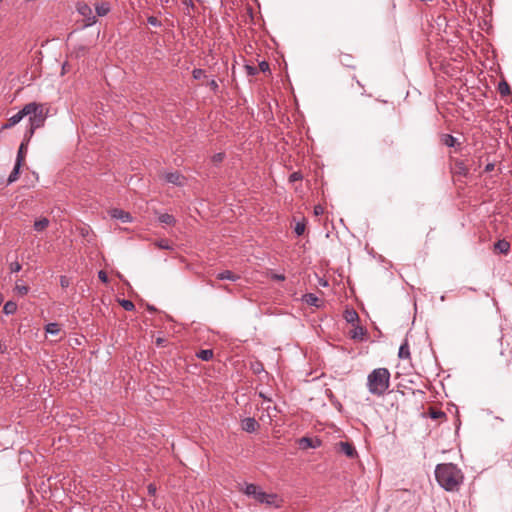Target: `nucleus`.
I'll use <instances>...</instances> for the list:
<instances>
[{"label": "nucleus", "mask_w": 512, "mask_h": 512, "mask_svg": "<svg viewBox=\"0 0 512 512\" xmlns=\"http://www.w3.org/2000/svg\"><path fill=\"white\" fill-rule=\"evenodd\" d=\"M98 278L103 282V283H107L108 282V276L106 274L105 271L103 270H100L98 272Z\"/></svg>", "instance_id": "obj_35"}, {"label": "nucleus", "mask_w": 512, "mask_h": 512, "mask_svg": "<svg viewBox=\"0 0 512 512\" xmlns=\"http://www.w3.org/2000/svg\"><path fill=\"white\" fill-rule=\"evenodd\" d=\"M340 451L349 458H354L357 454L355 447L348 442H340Z\"/></svg>", "instance_id": "obj_10"}, {"label": "nucleus", "mask_w": 512, "mask_h": 512, "mask_svg": "<svg viewBox=\"0 0 512 512\" xmlns=\"http://www.w3.org/2000/svg\"><path fill=\"white\" fill-rule=\"evenodd\" d=\"M192 75L194 79L198 80L205 76V71L203 69L196 68L192 71Z\"/></svg>", "instance_id": "obj_32"}, {"label": "nucleus", "mask_w": 512, "mask_h": 512, "mask_svg": "<svg viewBox=\"0 0 512 512\" xmlns=\"http://www.w3.org/2000/svg\"><path fill=\"white\" fill-rule=\"evenodd\" d=\"M271 279L276 280V281H284L285 280V275L284 274L273 273L271 275Z\"/></svg>", "instance_id": "obj_37"}, {"label": "nucleus", "mask_w": 512, "mask_h": 512, "mask_svg": "<svg viewBox=\"0 0 512 512\" xmlns=\"http://www.w3.org/2000/svg\"><path fill=\"white\" fill-rule=\"evenodd\" d=\"M398 356L401 359H406V358L410 357V350H409V345L407 342H404L400 346Z\"/></svg>", "instance_id": "obj_22"}, {"label": "nucleus", "mask_w": 512, "mask_h": 512, "mask_svg": "<svg viewBox=\"0 0 512 512\" xmlns=\"http://www.w3.org/2000/svg\"><path fill=\"white\" fill-rule=\"evenodd\" d=\"M314 213H315L316 215H320V214H322V213H323V207H322V206H320V205L315 206V207H314Z\"/></svg>", "instance_id": "obj_42"}, {"label": "nucleus", "mask_w": 512, "mask_h": 512, "mask_svg": "<svg viewBox=\"0 0 512 512\" xmlns=\"http://www.w3.org/2000/svg\"><path fill=\"white\" fill-rule=\"evenodd\" d=\"M12 272H19L21 270V265L18 262H14L11 264Z\"/></svg>", "instance_id": "obj_40"}, {"label": "nucleus", "mask_w": 512, "mask_h": 512, "mask_svg": "<svg viewBox=\"0 0 512 512\" xmlns=\"http://www.w3.org/2000/svg\"><path fill=\"white\" fill-rule=\"evenodd\" d=\"M165 179L167 182L177 186H183L185 183V177L178 172L167 173Z\"/></svg>", "instance_id": "obj_8"}, {"label": "nucleus", "mask_w": 512, "mask_h": 512, "mask_svg": "<svg viewBox=\"0 0 512 512\" xmlns=\"http://www.w3.org/2000/svg\"><path fill=\"white\" fill-rule=\"evenodd\" d=\"M158 220L166 225H174L176 222L175 217L168 213L160 214Z\"/></svg>", "instance_id": "obj_19"}, {"label": "nucleus", "mask_w": 512, "mask_h": 512, "mask_svg": "<svg viewBox=\"0 0 512 512\" xmlns=\"http://www.w3.org/2000/svg\"><path fill=\"white\" fill-rule=\"evenodd\" d=\"M120 305L125 309L126 311H132L135 308L134 303L131 300L122 299L120 300Z\"/></svg>", "instance_id": "obj_29"}, {"label": "nucleus", "mask_w": 512, "mask_h": 512, "mask_svg": "<svg viewBox=\"0 0 512 512\" xmlns=\"http://www.w3.org/2000/svg\"><path fill=\"white\" fill-rule=\"evenodd\" d=\"M366 331L364 330L363 327L361 326H356L354 327V329L351 331V337L353 339H362L365 335Z\"/></svg>", "instance_id": "obj_25"}, {"label": "nucleus", "mask_w": 512, "mask_h": 512, "mask_svg": "<svg viewBox=\"0 0 512 512\" xmlns=\"http://www.w3.org/2000/svg\"><path fill=\"white\" fill-rule=\"evenodd\" d=\"M22 165V163L15 162L14 168L7 179V184H12L19 178L20 169Z\"/></svg>", "instance_id": "obj_15"}, {"label": "nucleus", "mask_w": 512, "mask_h": 512, "mask_svg": "<svg viewBox=\"0 0 512 512\" xmlns=\"http://www.w3.org/2000/svg\"><path fill=\"white\" fill-rule=\"evenodd\" d=\"M304 299H305V302L311 306H315V307H318L319 306V298L313 294V293H308L304 296Z\"/></svg>", "instance_id": "obj_21"}, {"label": "nucleus", "mask_w": 512, "mask_h": 512, "mask_svg": "<svg viewBox=\"0 0 512 512\" xmlns=\"http://www.w3.org/2000/svg\"><path fill=\"white\" fill-rule=\"evenodd\" d=\"M14 290L18 295L24 296L29 292V287L27 285L20 284L17 282Z\"/></svg>", "instance_id": "obj_27"}, {"label": "nucleus", "mask_w": 512, "mask_h": 512, "mask_svg": "<svg viewBox=\"0 0 512 512\" xmlns=\"http://www.w3.org/2000/svg\"><path fill=\"white\" fill-rule=\"evenodd\" d=\"M259 69L262 72H266L269 70V64L266 61H262L261 63H259Z\"/></svg>", "instance_id": "obj_38"}, {"label": "nucleus", "mask_w": 512, "mask_h": 512, "mask_svg": "<svg viewBox=\"0 0 512 512\" xmlns=\"http://www.w3.org/2000/svg\"><path fill=\"white\" fill-rule=\"evenodd\" d=\"M45 332L51 335H57L60 332L58 323H49L45 326Z\"/></svg>", "instance_id": "obj_24"}, {"label": "nucleus", "mask_w": 512, "mask_h": 512, "mask_svg": "<svg viewBox=\"0 0 512 512\" xmlns=\"http://www.w3.org/2000/svg\"><path fill=\"white\" fill-rule=\"evenodd\" d=\"M147 22L149 25H151L153 27H159L161 25V22L155 16H149L147 19Z\"/></svg>", "instance_id": "obj_33"}, {"label": "nucleus", "mask_w": 512, "mask_h": 512, "mask_svg": "<svg viewBox=\"0 0 512 512\" xmlns=\"http://www.w3.org/2000/svg\"><path fill=\"white\" fill-rule=\"evenodd\" d=\"M441 142L447 147H455L456 144L458 143L457 138L450 134H443L441 136Z\"/></svg>", "instance_id": "obj_18"}, {"label": "nucleus", "mask_w": 512, "mask_h": 512, "mask_svg": "<svg viewBox=\"0 0 512 512\" xmlns=\"http://www.w3.org/2000/svg\"><path fill=\"white\" fill-rule=\"evenodd\" d=\"M344 317L348 323H354L358 320V314L355 310H346Z\"/></svg>", "instance_id": "obj_26"}, {"label": "nucleus", "mask_w": 512, "mask_h": 512, "mask_svg": "<svg viewBox=\"0 0 512 512\" xmlns=\"http://www.w3.org/2000/svg\"><path fill=\"white\" fill-rule=\"evenodd\" d=\"M77 11L85 20L84 27H89L96 23V17L93 15L92 8L88 4L84 2L77 3Z\"/></svg>", "instance_id": "obj_5"}, {"label": "nucleus", "mask_w": 512, "mask_h": 512, "mask_svg": "<svg viewBox=\"0 0 512 512\" xmlns=\"http://www.w3.org/2000/svg\"><path fill=\"white\" fill-rule=\"evenodd\" d=\"M432 417H433V418H437V417H438V413H433V414H432Z\"/></svg>", "instance_id": "obj_47"}, {"label": "nucleus", "mask_w": 512, "mask_h": 512, "mask_svg": "<svg viewBox=\"0 0 512 512\" xmlns=\"http://www.w3.org/2000/svg\"><path fill=\"white\" fill-rule=\"evenodd\" d=\"M3 297L0 295V305L2 304Z\"/></svg>", "instance_id": "obj_48"}, {"label": "nucleus", "mask_w": 512, "mask_h": 512, "mask_svg": "<svg viewBox=\"0 0 512 512\" xmlns=\"http://www.w3.org/2000/svg\"><path fill=\"white\" fill-rule=\"evenodd\" d=\"M28 142L29 141H26L25 138L21 142V144L19 146V149H18V152H17V157H16V161L15 162H19V163H22V164L24 163L25 157H26V152H27Z\"/></svg>", "instance_id": "obj_12"}, {"label": "nucleus", "mask_w": 512, "mask_h": 512, "mask_svg": "<svg viewBox=\"0 0 512 512\" xmlns=\"http://www.w3.org/2000/svg\"><path fill=\"white\" fill-rule=\"evenodd\" d=\"M209 87L214 91L216 92L219 88L218 86V83L216 82V80L212 79L209 83H208Z\"/></svg>", "instance_id": "obj_39"}, {"label": "nucleus", "mask_w": 512, "mask_h": 512, "mask_svg": "<svg viewBox=\"0 0 512 512\" xmlns=\"http://www.w3.org/2000/svg\"><path fill=\"white\" fill-rule=\"evenodd\" d=\"M246 68L248 70L249 75H255L257 73V69L255 67L247 66Z\"/></svg>", "instance_id": "obj_41"}, {"label": "nucleus", "mask_w": 512, "mask_h": 512, "mask_svg": "<svg viewBox=\"0 0 512 512\" xmlns=\"http://www.w3.org/2000/svg\"><path fill=\"white\" fill-rule=\"evenodd\" d=\"M435 478L438 484L449 492L458 491L464 476L462 471L453 463L438 464L435 468Z\"/></svg>", "instance_id": "obj_1"}, {"label": "nucleus", "mask_w": 512, "mask_h": 512, "mask_svg": "<svg viewBox=\"0 0 512 512\" xmlns=\"http://www.w3.org/2000/svg\"><path fill=\"white\" fill-rule=\"evenodd\" d=\"M60 284H61L62 287L68 286L69 283H68L67 278L62 276L61 279H60Z\"/></svg>", "instance_id": "obj_43"}, {"label": "nucleus", "mask_w": 512, "mask_h": 512, "mask_svg": "<svg viewBox=\"0 0 512 512\" xmlns=\"http://www.w3.org/2000/svg\"><path fill=\"white\" fill-rule=\"evenodd\" d=\"M390 386V372L387 368H376L367 376L368 391L375 396H383Z\"/></svg>", "instance_id": "obj_3"}, {"label": "nucleus", "mask_w": 512, "mask_h": 512, "mask_svg": "<svg viewBox=\"0 0 512 512\" xmlns=\"http://www.w3.org/2000/svg\"><path fill=\"white\" fill-rule=\"evenodd\" d=\"M198 357L203 361H209L213 357V351L210 349L201 350Z\"/></svg>", "instance_id": "obj_28"}, {"label": "nucleus", "mask_w": 512, "mask_h": 512, "mask_svg": "<svg viewBox=\"0 0 512 512\" xmlns=\"http://www.w3.org/2000/svg\"><path fill=\"white\" fill-rule=\"evenodd\" d=\"M240 278L239 275L233 273L230 270H225L217 274V279L219 280H230V281H237Z\"/></svg>", "instance_id": "obj_13"}, {"label": "nucleus", "mask_w": 512, "mask_h": 512, "mask_svg": "<svg viewBox=\"0 0 512 512\" xmlns=\"http://www.w3.org/2000/svg\"><path fill=\"white\" fill-rule=\"evenodd\" d=\"M225 157V154L224 153H216L213 157H212V161L214 163H220L223 161Z\"/></svg>", "instance_id": "obj_34"}, {"label": "nucleus", "mask_w": 512, "mask_h": 512, "mask_svg": "<svg viewBox=\"0 0 512 512\" xmlns=\"http://www.w3.org/2000/svg\"><path fill=\"white\" fill-rule=\"evenodd\" d=\"M305 231V223L304 222H297L295 227H294V232L298 235V236H301Z\"/></svg>", "instance_id": "obj_31"}, {"label": "nucleus", "mask_w": 512, "mask_h": 512, "mask_svg": "<svg viewBox=\"0 0 512 512\" xmlns=\"http://www.w3.org/2000/svg\"><path fill=\"white\" fill-rule=\"evenodd\" d=\"M244 493L249 497H253L260 504L275 507L279 506L277 495L268 494L255 484H246Z\"/></svg>", "instance_id": "obj_4"}, {"label": "nucleus", "mask_w": 512, "mask_h": 512, "mask_svg": "<svg viewBox=\"0 0 512 512\" xmlns=\"http://www.w3.org/2000/svg\"><path fill=\"white\" fill-rule=\"evenodd\" d=\"M162 342H163V340H162L161 338H158V339H157V344H158V345H161V344H162Z\"/></svg>", "instance_id": "obj_46"}, {"label": "nucleus", "mask_w": 512, "mask_h": 512, "mask_svg": "<svg viewBox=\"0 0 512 512\" xmlns=\"http://www.w3.org/2000/svg\"><path fill=\"white\" fill-rule=\"evenodd\" d=\"M110 216L114 219L121 220L123 223H127L132 220L131 215L121 209H112L110 211Z\"/></svg>", "instance_id": "obj_9"}, {"label": "nucleus", "mask_w": 512, "mask_h": 512, "mask_svg": "<svg viewBox=\"0 0 512 512\" xmlns=\"http://www.w3.org/2000/svg\"><path fill=\"white\" fill-rule=\"evenodd\" d=\"M49 223H50V221L48 218L42 217V218L35 220L33 228L37 232H42L49 226Z\"/></svg>", "instance_id": "obj_14"}, {"label": "nucleus", "mask_w": 512, "mask_h": 512, "mask_svg": "<svg viewBox=\"0 0 512 512\" xmlns=\"http://www.w3.org/2000/svg\"><path fill=\"white\" fill-rule=\"evenodd\" d=\"M492 169H493V165H492V164H488V165L486 166V170H487V171H491Z\"/></svg>", "instance_id": "obj_45"}, {"label": "nucleus", "mask_w": 512, "mask_h": 512, "mask_svg": "<svg viewBox=\"0 0 512 512\" xmlns=\"http://www.w3.org/2000/svg\"><path fill=\"white\" fill-rule=\"evenodd\" d=\"M494 246L502 254H507L510 250V243L506 240H498Z\"/></svg>", "instance_id": "obj_17"}, {"label": "nucleus", "mask_w": 512, "mask_h": 512, "mask_svg": "<svg viewBox=\"0 0 512 512\" xmlns=\"http://www.w3.org/2000/svg\"><path fill=\"white\" fill-rule=\"evenodd\" d=\"M241 427L244 431L252 433L257 430V428L259 427V424L254 418L247 417L242 420Z\"/></svg>", "instance_id": "obj_7"}, {"label": "nucleus", "mask_w": 512, "mask_h": 512, "mask_svg": "<svg viewBox=\"0 0 512 512\" xmlns=\"http://www.w3.org/2000/svg\"><path fill=\"white\" fill-rule=\"evenodd\" d=\"M147 490H148L149 495L154 496L157 491L156 485L153 483H150L147 487Z\"/></svg>", "instance_id": "obj_36"}, {"label": "nucleus", "mask_w": 512, "mask_h": 512, "mask_svg": "<svg viewBox=\"0 0 512 512\" xmlns=\"http://www.w3.org/2000/svg\"><path fill=\"white\" fill-rule=\"evenodd\" d=\"M300 177H301L300 174L295 172V173L291 174L290 180L296 181V180L300 179Z\"/></svg>", "instance_id": "obj_44"}, {"label": "nucleus", "mask_w": 512, "mask_h": 512, "mask_svg": "<svg viewBox=\"0 0 512 512\" xmlns=\"http://www.w3.org/2000/svg\"><path fill=\"white\" fill-rule=\"evenodd\" d=\"M25 113H27V111L22 108L16 114L11 116L8 119V121L5 124L2 125L1 129H3V130L10 129L13 126L17 125L25 117Z\"/></svg>", "instance_id": "obj_6"}, {"label": "nucleus", "mask_w": 512, "mask_h": 512, "mask_svg": "<svg viewBox=\"0 0 512 512\" xmlns=\"http://www.w3.org/2000/svg\"><path fill=\"white\" fill-rule=\"evenodd\" d=\"M299 444L302 449H307V448H316V447L320 446L321 442H320V440H313L308 437H303L300 439Z\"/></svg>", "instance_id": "obj_11"}, {"label": "nucleus", "mask_w": 512, "mask_h": 512, "mask_svg": "<svg viewBox=\"0 0 512 512\" xmlns=\"http://www.w3.org/2000/svg\"><path fill=\"white\" fill-rule=\"evenodd\" d=\"M23 109L27 111L25 117H29V125L25 131V140L30 141L35 130L44 126L48 115V108L42 103L30 102Z\"/></svg>", "instance_id": "obj_2"}, {"label": "nucleus", "mask_w": 512, "mask_h": 512, "mask_svg": "<svg viewBox=\"0 0 512 512\" xmlns=\"http://www.w3.org/2000/svg\"><path fill=\"white\" fill-rule=\"evenodd\" d=\"M498 92L501 96H507L511 93L509 84L506 81H501L498 84Z\"/></svg>", "instance_id": "obj_20"}, {"label": "nucleus", "mask_w": 512, "mask_h": 512, "mask_svg": "<svg viewBox=\"0 0 512 512\" xmlns=\"http://www.w3.org/2000/svg\"><path fill=\"white\" fill-rule=\"evenodd\" d=\"M16 310H17V304L13 301L6 302L3 307V311L7 315L14 314L16 312Z\"/></svg>", "instance_id": "obj_23"}, {"label": "nucleus", "mask_w": 512, "mask_h": 512, "mask_svg": "<svg viewBox=\"0 0 512 512\" xmlns=\"http://www.w3.org/2000/svg\"><path fill=\"white\" fill-rule=\"evenodd\" d=\"M156 245L160 248V249H165V250H170L172 249V244L170 243L169 240L167 239H161L159 241L156 242Z\"/></svg>", "instance_id": "obj_30"}, {"label": "nucleus", "mask_w": 512, "mask_h": 512, "mask_svg": "<svg viewBox=\"0 0 512 512\" xmlns=\"http://www.w3.org/2000/svg\"><path fill=\"white\" fill-rule=\"evenodd\" d=\"M95 9H96L97 15L102 17V16L107 15L110 12L111 7H110L109 3L102 2V3L96 4Z\"/></svg>", "instance_id": "obj_16"}]
</instances>
